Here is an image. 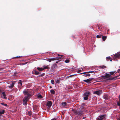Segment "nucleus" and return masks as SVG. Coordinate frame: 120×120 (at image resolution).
I'll return each instance as SVG.
<instances>
[{"label": "nucleus", "instance_id": "16", "mask_svg": "<svg viewBox=\"0 0 120 120\" xmlns=\"http://www.w3.org/2000/svg\"><path fill=\"white\" fill-rule=\"evenodd\" d=\"M98 67L99 68L102 69H104L106 68V66L104 65L99 66Z\"/></svg>", "mask_w": 120, "mask_h": 120}, {"label": "nucleus", "instance_id": "27", "mask_svg": "<svg viewBox=\"0 0 120 120\" xmlns=\"http://www.w3.org/2000/svg\"><path fill=\"white\" fill-rule=\"evenodd\" d=\"M32 112L31 111H28V115L29 116H31L32 115Z\"/></svg>", "mask_w": 120, "mask_h": 120}, {"label": "nucleus", "instance_id": "22", "mask_svg": "<svg viewBox=\"0 0 120 120\" xmlns=\"http://www.w3.org/2000/svg\"><path fill=\"white\" fill-rule=\"evenodd\" d=\"M107 36H102V39L104 41H105L107 38Z\"/></svg>", "mask_w": 120, "mask_h": 120}, {"label": "nucleus", "instance_id": "39", "mask_svg": "<svg viewBox=\"0 0 120 120\" xmlns=\"http://www.w3.org/2000/svg\"><path fill=\"white\" fill-rule=\"evenodd\" d=\"M51 83L52 84H54V81L53 80H51Z\"/></svg>", "mask_w": 120, "mask_h": 120}, {"label": "nucleus", "instance_id": "38", "mask_svg": "<svg viewBox=\"0 0 120 120\" xmlns=\"http://www.w3.org/2000/svg\"><path fill=\"white\" fill-rule=\"evenodd\" d=\"M1 105H4L5 106H7V105L6 104H4V103H1Z\"/></svg>", "mask_w": 120, "mask_h": 120}, {"label": "nucleus", "instance_id": "41", "mask_svg": "<svg viewBox=\"0 0 120 120\" xmlns=\"http://www.w3.org/2000/svg\"><path fill=\"white\" fill-rule=\"evenodd\" d=\"M120 69H119L118 70L117 72L118 73H119L120 72Z\"/></svg>", "mask_w": 120, "mask_h": 120}, {"label": "nucleus", "instance_id": "37", "mask_svg": "<svg viewBox=\"0 0 120 120\" xmlns=\"http://www.w3.org/2000/svg\"><path fill=\"white\" fill-rule=\"evenodd\" d=\"M4 110H3L2 111H0V114H2L4 113Z\"/></svg>", "mask_w": 120, "mask_h": 120}, {"label": "nucleus", "instance_id": "20", "mask_svg": "<svg viewBox=\"0 0 120 120\" xmlns=\"http://www.w3.org/2000/svg\"><path fill=\"white\" fill-rule=\"evenodd\" d=\"M60 56L61 57H56V58H55L56 59V60H59L60 59H61V58H62V57H63L62 56V55H58V56Z\"/></svg>", "mask_w": 120, "mask_h": 120}, {"label": "nucleus", "instance_id": "30", "mask_svg": "<svg viewBox=\"0 0 120 120\" xmlns=\"http://www.w3.org/2000/svg\"><path fill=\"white\" fill-rule=\"evenodd\" d=\"M119 97L120 100V95L119 96ZM117 105L118 106H119L120 107V101H119L117 102Z\"/></svg>", "mask_w": 120, "mask_h": 120}, {"label": "nucleus", "instance_id": "24", "mask_svg": "<svg viewBox=\"0 0 120 120\" xmlns=\"http://www.w3.org/2000/svg\"><path fill=\"white\" fill-rule=\"evenodd\" d=\"M50 92L52 94H54L55 93V91L53 89L51 90L50 91Z\"/></svg>", "mask_w": 120, "mask_h": 120}, {"label": "nucleus", "instance_id": "49", "mask_svg": "<svg viewBox=\"0 0 120 120\" xmlns=\"http://www.w3.org/2000/svg\"><path fill=\"white\" fill-rule=\"evenodd\" d=\"M58 62H57H57H56V63H58Z\"/></svg>", "mask_w": 120, "mask_h": 120}, {"label": "nucleus", "instance_id": "26", "mask_svg": "<svg viewBox=\"0 0 120 120\" xmlns=\"http://www.w3.org/2000/svg\"><path fill=\"white\" fill-rule=\"evenodd\" d=\"M66 103L65 102H62L61 104L62 105L64 106H65L66 105Z\"/></svg>", "mask_w": 120, "mask_h": 120}, {"label": "nucleus", "instance_id": "5", "mask_svg": "<svg viewBox=\"0 0 120 120\" xmlns=\"http://www.w3.org/2000/svg\"><path fill=\"white\" fill-rule=\"evenodd\" d=\"M30 98L26 96L24 97L23 99V105H27V101Z\"/></svg>", "mask_w": 120, "mask_h": 120}, {"label": "nucleus", "instance_id": "14", "mask_svg": "<svg viewBox=\"0 0 120 120\" xmlns=\"http://www.w3.org/2000/svg\"><path fill=\"white\" fill-rule=\"evenodd\" d=\"M103 98L104 99L106 100H108L109 99V97L107 95L105 94L104 95Z\"/></svg>", "mask_w": 120, "mask_h": 120}, {"label": "nucleus", "instance_id": "15", "mask_svg": "<svg viewBox=\"0 0 120 120\" xmlns=\"http://www.w3.org/2000/svg\"><path fill=\"white\" fill-rule=\"evenodd\" d=\"M55 60H56V59L55 58H53L51 59L49 58L48 59H47V60L49 62H51L52 61H53Z\"/></svg>", "mask_w": 120, "mask_h": 120}, {"label": "nucleus", "instance_id": "33", "mask_svg": "<svg viewBox=\"0 0 120 120\" xmlns=\"http://www.w3.org/2000/svg\"><path fill=\"white\" fill-rule=\"evenodd\" d=\"M115 72V71L110 72L109 73L111 75H113Z\"/></svg>", "mask_w": 120, "mask_h": 120}, {"label": "nucleus", "instance_id": "42", "mask_svg": "<svg viewBox=\"0 0 120 120\" xmlns=\"http://www.w3.org/2000/svg\"><path fill=\"white\" fill-rule=\"evenodd\" d=\"M27 62H26V63H23V65H24V64H27Z\"/></svg>", "mask_w": 120, "mask_h": 120}, {"label": "nucleus", "instance_id": "13", "mask_svg": "<svg viewBox=\"0 0 120 120\" xmlns=\"http://www.w3.org/2000/svg\"><path fill=\"white\" fill-rule=\"evenodd\" d=\"M120 75H119L118 76H115L113 78H109L108 80H115Z\"/></svg>", "mask_w": 120, "mask_h": 120}, {"label": "nucleus", "instance_id": "28", "mask_svg": "<svg viewBox=\"0 0 120 120\" xmlns=\"http://www.w3.org/2000/svg\"><path fill=\"white\" fill-rule=\"evenodd\" d=\"M70 60L68 58L65 61V62L66 63H68L69 62Z\"/></svg>", "mask_w": 120, "mask_h": 120}, {"label": "nucleus", "instance_id": "10", "mask_svg": "<svg viewBox=\"0 0 120 120\" xmlns=\"http://www.w3.org/2000/svg\"><path fill=\"white\" fill-rule=\"evenodd\" d=\"M2 97L3 98L5 99H7V98L6 97V94H5L4 92H2Z\"/></svg>", "mask_w": 120, "mask_h": 120}, {"label": "nucleus", "instance_id": "8", "mask_svg": "<svg viewBox=\"0 0 120 120\" xmlns=\"http://www.w3.org/2000/svg\"><path fill=\"white\" fill-rule=\"evenodd\" d=\"M102 93V91L101 90H97L94 91V93L97 94L98 95H100Z\"/></svg>", "mask_w": 120, "mask_h": 120}, {"label": "nucleus", "instance_id": "35", "mask_svg": "<svg viewBox=\"0 0 120 120\" xmlns=\"http://www.w3.org/2000/svg\"><path fill=\"white\" fill-rule=\"evenodd\" d=\"M60 80L59 79H58L56 81V82L57 83H59L60 82Z\"/></svg>", "mask_w": 120, "mask_h": 120}, {"label": "nucleus", "instance_id": "31", "mask_svg": "<svg viewBox=\"0 0 120 120\" xmlns=\"http://www.w3.org/2000/svg\"><path fill=\"white\" fill-rule=\"evenodd\" d=\"M107 78L106 76L105 75L102 76L101 77V79H105Z\"/></svg>", "mask_w": 120, "mask_h": 120}, {"label": "nucleus", "instance_id": "21", "mask_svg": "<svg viewBox=\"0 0 120 120\" xmlns=\"http://www.w3.org/2000/svg\"><path fill=\"white\" fill-rule=\"evenodd\" d=\"M34 74L36 75H38L40 74V73L35 70H34Z\"/></svg>", "mask_w": 120, "mask_h": 120}, {"label": "nucleus", "instance_id": "29", "mask_svg": "<svg viewBox=\"0 0 120 120\" xmlns=\"http://www.w3.org/2000/svg\"><path fill=\"white\" fill-rule=\"evenodd\" d=\"M57 67V66L56 64H54L53 65L52 67V68L53 69H55Z\"/></svg>", "mask_w": 120, "mask_h": 120}, {"label": "nucleus", "instance_id": "4", "mask_svg": "<svg viewBox=\"0 0 120 120\" xmlns=\"http://www.w3.org/2000/svg\"><path fill=\"white\" fill-rule=\"evenodd\" d=\"M105 115H103L99 116L98 117L97 120H105Z\"/></svg>", "mask_w": 120, "mask_h": 120}, {"label": "nucleus", "instance_id": "17", "mask_svg": "<svg viewBox=\"0 0 120 120\" xmlns=\"http://www.w3.org/2000/svg\"><path fill=\"white\" fill-rule=\"evenodd\" d=\"M84 74L82 75V76H84L85 77H87L88 76L89 77L90 76V74H88V73H84V74Z\"/></svg>", "mask_w": 120, "mask_h": 120}, {"label": "nucleus", "instance_id": "23", "mask_svg": "<svg viewBox=\"0 0 120 120\" xmlns=\"http://www.w3.org/2000/svg\"><path fill=\"white\" fill-rule=\"evenodd\" d=\"M94 71H90L89 72H84L83 73H81L80 74H83L84 73H94Z\"/></svg>", "mask_w": 120, "mask_h": 120}, {"label": "nucleus", "instance_id": "36", "mask_svg": "<svg viewBox=\"0 0 120 120\" xmlns=\"http://www.w3.org/2000/svg\"><path fill=\"white\" fill-rule=\"evenodd\" d=\"M38 98H42V96L39 94L38 95Z\"/></svg>", "mask_w": 120, "mask_h": 120}, {"label": "nucleus", "instance_id": "40", "mask_svg": "<svg viewBox=\"0 0 120 120\" xmlns=\"http://www.w3.org/2000/svg\"><path fill=\"white\" fill-rule=\"evenodd\" d=\"M22 57V56H16V57H14V58H18L21 57Z\"/></svg>", "mask_w": 120, "mask_h": 120}, {"label": "nucleus", "instance_id": "44", "mask_svg": "<svg viewBox=\"0 0 120 120\" xmlns=\"http://www.w3.org/2000/svg\"><path fill=\"white\" fill-rule=\"evenodd\" d=\"M81 70H79L78 71V72L79 73V72H81Z\"/></svg>", "mask_w": 120, "mask_h": 120}, {"label": "nucleus", "instance_id": "50", "mask_svg": "<svg viewBox=\"0 0 120 120\" xmlns=\"http://www.w3.org/2000/svg\"><path fill=\"white\" fill-rule=\"evenodd\" d=\"M51 87H50V88H51Z\"/></svg>", "mask_w": 120, "mask_h": 120}, {"label": "nucleus", "instance_id": "1", "mask_svg": "<svg viewBox=\"0 0 120 120\" xmlns=\"http://www.w3.org/2000/svg\"><path fill=\"white\" fill-rule=\"evenodd\" d=\"M23 93L25 95H27L26 97H30L31 94V90L26 89L23 91Z\"/></svg>", "mask_w": 120, "mask_h": 120}, {"label": "nucleus", "instance_id": "32", "mask_svg": "<svg viewBox=\"0 0 120 120\" xmlns=\"http://www.w3.org/2000/svg\"><path fill=\"white\" fill-rule=\"evenodd\" d=\"M101 35H97L96 36V37L97 38H101Z\"/></svg>", "mask_w": 120, "mask_h": 120}, {"label": "nucleus", "instance_id": "11", "mask_svg": "<svg viewBox=\"0 0 120 120\" xmlns=\"http://www.w3.org/2000/svg\"><path fill=\"white\" fill-rule=\"evenodd\" d=\"M52 104V103L51 101H49L47 102V103L46 106L49 107H50Z\"/></svg>", "mask_w": 120, "mask_h": 120}, {"label": "nucleus", "instance_id": "45", "mask_svg": "<svg viewBox=\"0 0 120 120\" xmlns=\"http://www.w3.org/2000/svg\"><path fill=\"white\" fill-rule=\"evenodd\" d=\"M98 29H100V28H99L100 27H99V26H98Z\"/></svg>", "mask_w": 120, "mask_h": 120}, {"label": "nucleus", "instance_id": "18", "mask_svg": "<svg viewBox=\"0 0 120 120\" xmlns=\"http://www.w3.org/2000/svg\"><path fill=\"white\" fill-rule=\"evenodd\" d=\"M37 69L38 70L40 71H41L43 70L42 67L41 68L38 67L37 68Z\"/></svg>", "mask_w": 120, "mask_h": 120}, {"label": "nucleus", "instance_id": "47", "mask_svg": "<svg viewBox=\"0 0 120 120\" xmlns=\"http://www.w3.org/2000/svg\"><path fill=\"white\" fill-rule=\"evenodd\" d=\"M112 61V59H111V60H110V61Z\"/></svg>", "mask_w": 120, "mask_h": 120}, {"label": "nucleus", "instance_id": "25", "mask_svg": "<svg viewBox=\"0 0 120 120\" xmlns=\"http://www.w3.org/2000/svg\"><path fill=\"white\" fill-rule=\"evenodd\" d=\"M105 76H106V77L107 78L110 77L111 76V75L109 74L106 73H105Z\"/></svg>", "mask_w": 120, "mask_h": 120}, {"label": "nucleus", "instance_id": "48", "mask_svg": "<svg viewBox=\"0 0 120 120\" xmlns=\"http://www.w3.org/2000/svg\"><path fill=\"white\" fill-rule=\"evenodd\" d=\"M86 118V117H83V119H84Z\"/></svg>", "mask_w": 120, "mask_h": 120}, {"label": "nucleus", "instance_id": "34", "mask_svg": "<svg viewBox=\"0 0 120 120\" xmlns=\"http://www.w3.org/2000/svg\"><path fill=\"white\" fill-rule=\"evenodd\" d=\"M106 59L107 60V61H108L109 59H111V58L109 56V57H106Z\"/></svg>", "mask_w": 120, "mask_h": 120}, {"label": "nucleus", "instance_id": "12", "mask_svg": "<svg viewBox=\"0 0 120 120\" xmlns=\"http://www.w3.org/2000/svg\"><path fill=\"white\" fill-rule=\"evenodd\" d=\"M49 65H44L43 66V70H44L45 69H49L50 68Z\"/></svg>", "mask_w": 120, "mask_h": 120}, {"label": "nucleus", "instance_id": "6", "mask_svg": "<svg viewBox=\"0 0 120 120\" xmlns=\"http://www.w3.org/2000/svg\"><path fill=\"white\" fill-rule=\"evenodd\" d=\"M120 57V54L118 53H117L113 56V60H115L116 59L119 58Z\"/></svg>", "mask_w": 120, "mask_h": 120}, {"label": "nucleus", "instance_id": "9", "mask_svg": "<svg viewBox=\"0 0 120 120\" xmlns=\"http://www.w3.org/2000/svg\"><path fill=\"white\" fill-rule=\"evenodd\" d=\"M14 83L13 82H12L11 83V84L9 85L7 87H8L10 89H11L14 87Z\"/></svg>", "mask_w": 120, "mask_h": 120}, {"label": "nucleus", "instance_id": "43", "mask_svg": "<svg viewBox=\"0 0 120 120\" xmlns=\"http://www.w3.org/2000/svg\"><path fill=\"white\" fill-rule=\"evenodd\" d=\"M51 120H57L55 118H54V119H52Z\"/></svg>", "mask_w": 120, "mask_h": 120}, {"label": "nucleus", "instance_id": "46", "mask_svg": "<svg viewBox=\"0 0 120 120\" xmlns=\"http://www.w3.org/2000/svg\"><path fill=\"white\" fill-rule=\"evenodd\" d=\"M118 120H120V117L118 119Z\"/></svg>", "mask_w": 120, "mask_h": 120}, {"label": "nucleus", "instance_id": "19", "mask_svg": "<svg viewBox=\"0 0 120 120\" xmlns=\"http://www.w3.org/2000/svg\"><path fill=\"white\" fill-rule=\"evenodd\" d=\"M19 84V87L21 86L22 85V81L21 80H19V82L18 83Z\"/></svg>", "mask_w": 120, "mask_h": 120}, {"label": "nucleus", "instance_id": "3", "mask_svg": "<svg viewBox=\"0 0 120 120\" xmlns=\"http://www.w3.org/2000/svg\"><path fill=\"white\" fill-rule=\"evenodd\" d=\"M73 111L75 114L76 115H77L78 116H81L83 114V112L82 110L77 111L74 109L73 110Z\"/></svg>", "mask_w": 120, "mask_h": 120}, {"label": "nucleus", "instance_id": "2", "mask_svg": "<svg viewBox=\"0 0 120 120\" xmlns=\"http://www.w3.org/2000/svg\"><path fill=\"white\" fill-rule=\"evenodd\" d=\"M90 94V93L89 92H85L83 95L84 96L83 97L84 99L85 100H87L89 95Z\"/></svg>", "mask_w": 120, "mask_h": 120}, {"label": "nucleus", "instance_id": "7", "mask_svg": "<svg viewBox=\"0 0 120 120\" xmlns=\"http://www.w3.org/2000/svg\"><path fill=\"white\" fill-rule=\"evenodd\" d=\"M94 79L93 78H89L86 80H83V81L86 83H90V82Z\"/></svg>", "mask_w": 120, "mask_h": 120}]
</instances>
